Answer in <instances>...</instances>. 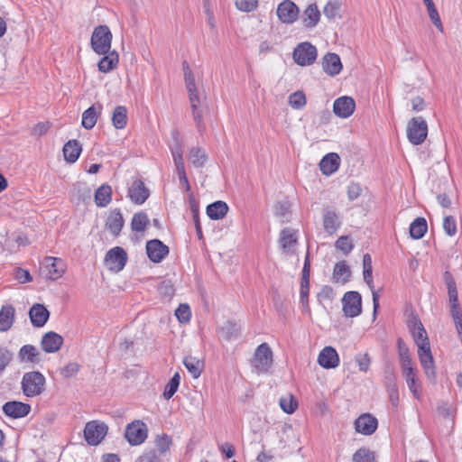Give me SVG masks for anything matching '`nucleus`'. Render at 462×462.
I'll list each match as a JSON object with an SVG mask.
<instances>
[{
  "mask_svg": "<svg viewBox=\"0 0 462 462\" xmlns=\"http://www.w3.org/2000/svg\"><path fill=\"white\" fill-rule=\"evenodd\" d=\"M189 100L190 103L192 116L196 123V126L198 131L201 133L205 129V124L203 120L201 100L199 97L198 91L189 93Z\"/></svg>",
  "mask_w": 462,
  "mask_h": 462,
  "instance_id": "nucleus-15",
  "label": "nucleus"
},
{
  "mask_svg": "<svg viewBox=\"0 0 462 462\" xmlns=\"http://www.w3.org/2000/svg\"><path fill=\"white\" fill-rule=\"evenodd\" d=\"M171 152L176 169L184 167L183 153L181 148L176 147L175 149L171 150Z\"/></svg>",
  "mask_w": 462,
  "mask_h": 462,
  "instance_id": "nucleus-63",
  "label": "nucleus"
},
{
  "mask_svg": "<svg viewBox=\"0 0 462 462\" xmlns=\"http://www.w3.org/2000/svg\"><path fill=\"white\" fill-rule=\"evenodd\" d=\"M106 228L115 236H117L123 226H124V218L121 212L118 209H115L111 211L109 214L106 223Z\"/></svg>",
  "mask_w": 462,
  "mask_h": 462,
  "instance_id": "nucleus-28",
  "label": "nucleus"
},
{
  "mask_svg": "<svg viewBox=\"0 0 462 462\" xmlns=\"http://www.w3.org/2000/svg\"><path fill=\"white\" fill-rule=\"evenodd\" d=\"M353 462H374V455L366 448H359L353 455Z\"/></svg>",
  "mask_w": 462,
  "mask_h": 462,
  "instance_id": "nucleus-50",
  "label": "nucleus"
},
{
  "mask_svg": "<svg viewBox=\"0 0 462 462\" xmlns=\"http://www.w3.org/2000/svg\"><path fill=\"white\" fill-rule=\"evenodd\" d=\"M318 363L326 369L336 368L339 365V356L332 346H325L318 356Z\"/></svg>",
  "mask_w": 462,
  "mask_h": 462,
  "instance_id": "nucleus-19",
  "label": "nucleus"
},
{
  "mask_svg": "<svg viewBox=\"0 0 462 462\" xmlns=\"http://www.w3.org/2000/svg\"><path fill=\"white\" fill-rule=\"evenodd\" d=\"M337 249L342 251L345 254H349L353 249V244L348 236H340L336 242Z\"/></svg>",
  "mask_w": 462,
  "mask_h": 462,
  "instance_id": "nucleus-55",
  "label": "nucleus"
},
{
  "mask_svg": "<svg viewBox=\"0 0 462 462\" xmlns=\"http://www.w3.org/2000/svg\"><path fill=\"white\" fill-rule=\"evenodd\" d=\"M343 311L346 317L354 318L362 312V298L357 291H347L342 299Z\"/></svg>",
  "mask_w": 462,
  "mask_h": 462,
  "instance_id": "nucleus-8",
  "label": "nucleus"
},
{
  "mask_svg": "<svg viewBox=\"0 0 462 462\" xmlns=\"http://www.w3.org/2000/svg\"><path fill=\"white\" fill-rule=\"evenodd\" d=\"M340 3L337 0L329 1L324 6L323 13L325 16L328 19H334L338 16Z\"/></svg>",
  "mask_w": 462,
  "mask_h": 462,
  "instance_id": "nucleus-49",
  "label": "nucleus"
},
{
  "mask_svg": "<svg viewBox=\"0 0 462 462\" xmlns=\"http://www.w3.org/2000/svg\"><path fill=\"white\" fill-rule=\"evenodd\" d=\"M339 163V156L335 152H330L321 159L319 168L323 174L328 176L337 171Z\"/></svg>",
  "mask_w": 462,
  "mask_h": 462,
  "instance_id": "nucleus-26",
  "label": "nucleus"
},
{
  "mask_svg": "<svg viewBox=\"0 0 462 462\" xmlns=\"http://www.w3.org/2000/svg\"><path fill=\"white\" fill-rule=\"evenodd\" d=\"M320 18V13L316 4L310 5L303 14L304 25L308 28H313L317 25Z\"/></svg>",
  "mask_w": 462,
  "mask_h": 462,
  "instance_id": "nucleus-34",
  "label": "nucleus"
},
{
  "mask_svg": "<svg viewBox=\"0 0 462 462\" xmlns=\"http://www.w3.org/2000/svg\"><path fill=\"white\" fill-rule=\"evenodd\" d=\"M373 270H364L363 275L364 280L365 283L368 285V287L372 291V296H373V307H374V317L377 313V310L379 309V295L378 293L374 290V282H373Z\"/></svg>",
  "mask_w": 462,
  "mask_h": 462,
  "instance_id": "nucleus-43",
  "label": "nucleus"
},
{
  "mask_svg": "<svg viewBox=\"0 0 462 462\" xmlns=\"http://www.w3.org/2000/svg\"><path fill=\"white\" fill-rule=\"evenodd\" d=\"M378 426L376 418L369 413L360 415L355 421V429L357 432L363 435L373 434Z\"/></svg>",
  "mask_w": 462,
  "mask_h": 462,
  "instance_id": "nucleus-16",
  "label": "nucleus"
},
{
  "mask_svg": "<svg viewBox=\"0 0 462 462\" xmlns=\"http://www.w3.org/2000/svg\"><path fill=\"white\" fill-rule=\"evenodd\" d=\"M81 145L77 140H70L63 147L65 160L69 162H75L81 152Z\"/></svg>",
  "mask_w": 462,
  "mask_h": 462,
  "instance_id": "nucleus-32",
  "label": "nucleus"
},
{
  "mask_svg": "<svg viewBox=\"0 0 462 462\" xmlns=\"http://www.w3.org/2000/svg\"><path fill=\"white\" fill-rule=\"evenodd\" d=\"M443 228L447 235L452 236L457 233V224L453 217L448 216L443 220Z\"/></svg>",
  "mask_w": 462,
  "mask_h": 462,
  "instance_id": "nucleus-57",
  "label": "nucleus"
},
{
  "mask_svg": "<svg viewBox=\"0 0 462 462\" xmlns=\"http://www.w3.org/2000/svg\"><path fill=\"white\" fill-rule=\"evenodd\" d=\"M15 309L12 305H4L0 310V331L6 332L14 322Z\"/></svg>",
  "mask_w": 462,
  "mask_h": 462,
  "instance_id": "nucleus-27",
  "label": "nucleus"
},
{
  "mask_svg": "<svg viewBox=\"0 0 462 462\" xmlns=\"http://www.w3.org/2000/svg\"><path fill=\"white\" fill-rule=\"evenodd\" d=\"M150 221L148 216L143 212H139L134 215L132 218L131 227L135 232H143Z\"/></svg>",
  "mask_w": 462,
  "mask_h": 462,
  "instance_id": "nucleus-44",
  "label": "nucleus"
},
{
  "mask_svg": "<svg viewBox=\"0 0 462 462\" xmlns=\"http://www.w3.org/2000/svg\"><path fill=\"white\" fill-rule=\"evenodd\" d=\"M418 356L426 376L431 381L435 380L436 369L430 347L428 349L420 347V349H418Z\"/></svg>",
  "mask_w": 462,
  "mask_h": 462,
  "instance_id": "nucleus-18",
  "label": "nucleus"
},
{
  "mask_svg": "<svg viewBox=\"0 0 462 462\" xmlns=\"http://www.w3.org/2000/svg\"><path fill=\"white\" fill-rule=\"evenodd\" d=\"M322 67L324 71L329 76H336L339 74L342 69V63L339 56L336 53H327L323 57Z\"/></svg>",
  "mask_w": 462,
  "mask_h": 462,
  "instance_id": "nucleus-24",
  "label": "nucleus"
},
{
  "mask_svg": "<svg viewBox=\"0 0 462 462\" xmlns=\"http://www.w3.org/2000/svg\"><path fill=\"white\" fill-rule=\"evenodd\" d=\"M183 364L194 378L199 377L203 369L202 362L193 356H186Z\"/></svg>",
  "mask_w": 462,
  "mask_h": 462,
  "instance_id": "nucleus-41",
  "label": "nucleus"
},
{
  "mask_svg": "<svg viewBox=\"0 0 462 462\" xmlns=\"http://www.w3.org/2000/svg\"><path fill=\"white\" fill-rule=\"evenodd\" d=\"M280 406L284 412L291 414L297 409L298 402L293 395L288 394L287 396L280 399Z\"/></svg>",
  "mask_w": 462,
  "mask_h": 462,
  "instance_id": "nucleus-46",
  "label": "nucleus"
},
{
  "mask_svg": "<svg viewBox=\"0 0 462 462\" xmlns=\"http://www.w3.org/2000/svg\"><path fill=\"white\" fill-rule=\"evenodd\" d=\"M355 109L356 102L351 97H340L337 98L333 104V112L340 118H347L351 116Z\"/></svg>",
  "mask_w": 462,
  "mask_h": 462,
  "instance_id": "nucleus-11",
  "label": "nucleus"
},
{
  "mask_svg": "<svg viewBox=\"0 0 462 462\" xmlns=\"http://www.w3.org/2000/svg\"><path fill=\"white\" fill-rule=\"evenodd\" d=\"M427 11H428L429 17H430V21L432 22V23L437 27L438 30L442 32L443 25H442V23H441V20H440V17H439L437 8L434 7L432 9H428Z\"/></svg>",
  "mask_w": 462,
  "mask_h": 462,
  "instance_id": "nucleus-60",
  "label": "nucleus"
},
{
  "mask_svg": "<svg viewBox=\"0 0 462 462\" xmlns=\"http://www.w3.org/2000/svg\"><path fill=\"white\" fill-rule=\"evenodd\" d=\"M427 221L423 217H417L410 226V235L414 239H420L427 232Z\"/></svg>",
  "mask_w": 462,
  "mask_h": 462,
  "instance_id": "nucleus-37",
  "label": "nucleus"
},
{
  "mask_svg": "<svg viewBox=\"0 0 462 462\" xmlns=\"http://www.w3.org/2000/svg\"><path fill=\"white\" fill-rule=\"evenodd\" d=\"M50 127L51 124L49 122L39 123L32 128V134L35 136H42L48 132Z\"/></svg>",
  "mask_w": 462,
  "mask_h": 462,
  "instance_id": "nucleus-62",
  "label": "nucleus"
},
{
  "mask_svg": "<svg viewBox=\"0 0 462 462\" xmlns=\"http://www.w3.org/2000/svg\"><path fill=\"white\" fill-rule=\"evenodd\" d=\"M356 361L360 371L366 372L369 369L371 360L367 354L357 356Z\"/></svg>",
  "mask_w": 462,
  "mask_h": 462,
  "instance_id": "nucleus-61",
  "label": "nucleus"
},
{
  "mask_svg": "<svg viewBox=\"0 0 462 462\" xmlns=\"http://www.w3.org/2000/svg\"><path fill=\"white\" fill-rule=\"evenodd\" d=\"M183 72H184V79L186 83V88L188 93L197 91L195 78L189 68V65L187 61H183Z\"/></svg>",
  "mask_w": 462,
  "mask_h": 462,
  "instance_id": "nucleus-47",
  "label": "nucleus"
},
{
  "mask_svg": "<svg viewBox=\"0 0 462 462\" xmlns=\"http://www.w3.org/2000/svg\"><path fill=\"white\" fill-rule=\"evenodd\" d=\"M180 382V376L179 373H175L174 375L170 380V382L165 386V389L163 392V397L166 400H170L174 395V393L178 390Z\"/></svg>",
  "mask_w": 462,
  "mask_h": 462,
  "instance_id": "nucleus-45",
  "label": "nucleus"
},
{
  "mask_svg": "<svg viewBox=\"0 0 462 462\" xmlns=\"http://www.w3.org/2000/svg\"><path fill=\"white\" fill-rule=\"evenodd\" d=\"M150 195L149 189L141 180H134L128 189V196L135 204H143Z\"/></svg>",
  "mask_w": 462,
  "mask_h": 462,
  "instance_id": "nucleus-21",
  "label": "nucleus"
},
{
  "mask_svg": "<svg viewBox=\"0 0 462 462\" xmlns=\"http://www.w3.org/2000/svg\"><path fill=\"white\" fill-rule=\"evenodd\" d=\"M80 370V365L77 362H71L60 369V374L64 378H69L76 375Z\"/></svg>",
  "mask_w": 462,
  "mask_h": 462,
  "instance_id": "nucleus-54",
  "label": "nucleus"
},
{
  "mask_svg": "<svg viewBox=\"0 0 462 462\" xmlns=\"http://www.w3.org/2000/svg\"><path fill=\"white\" fill-rule=\"evenodd\" d=\"M112 32L108 26H97L91 35L90 44L97 54H106L111 49Z\"/></svg>",
  "mask_w": 462,
  "mask_h": 462,
  "instance_id": "nucleus-2",
  "label": "nucleus"
},
{
  "mask_svg": "<svg viewBox=\"0 0 462 462\" xmlns=\"http://www.w3.org/2000/svg\"><path fill=\"white\" fill-rule=\"evenodd\" d=\"M102 108L101 104L96 103L85 110L82 114L81 125L85 129H92L97 124V118L102 112Z\"/></svg>",
  "mask_w": 462,
  "mask_h": 462,
  "instance_id": "nucleus-23",
  "label": "nucleus"
},
{
  "mask_svg": "<svg viewBox=\"0 0 462 462\" xmlns=\"http://www.w3.org/2000/svg\"><path fill=\"white\" fill-rule=\"evenodd\" d=\"M386 380H387L386 387H387V393L389 395V400H390L392 405L394 408H397V406L399 404V390H398V386H397V383L395 381L394 374H389L386 377Z\"/></svg>",
  "mask_w": 462,
  "mask_h": 462,
  "instance_id": "nucleus-39",
  "label": "nucleus"
},
{
  "mask_svg": "<svg viewBox=\"0 0 462 462\" xmlns=\"http://www.w3.org/2000/svg\"><path fill=\"white\" fill-rule=\"evenodd\" d=\"M63 344V337L56 332L50 331L43 335L41 346L46 353H55L60 350Z\"/></svg>",
  "mask_w": 462,
  "mask_h": 462,
  "instance_id": "nucleus-20",
  "label": "nucleus"
},
{
  "mask_svg": "<svg viewBox=\"0 0 462 462\" xmlns=\"http://www.w3.org/2000/svg\"><path fill=\"white\" fill-rule=\"evenodd\" d=\"M147 426L141 420H134L126 426L125 438L132 446H137L147 439Z\"/></svg>",
  "mask_w": 462,
  "mask_h": 462,
  "instance_id": "nucleus-6",
  "label": "nucleus"
},
{
  "mask_svg": "<svg viewBox=\"0 0 462 462\" xmlns=\"http://www.w3.org/2000/svg\"><path fill=\"white\" fill-rule=\"evenodd\" d=\"M175 316L181 323L189 322L191 316L189 306L188 304H180L175 310Z\"/></svg>",
  "mask_w": 462,
  "mask_h": 462,
  "instance_id": "nucleus-51",
  "label": "nucleus"
},
{
  "mask_svg": "<svg viewBox=\"0 0 462 462\" xmlns=\"http://www.w3.org/2000/svg\"><path fill=\"white\" fill-rule=\"evenodd\" d=\"M306 102V97L302 91H296L289 97V105L294 109L303 108Z\"/></svg>",
  "mask_w": 462,
  "mask_h": 462,
  "instance_id": "nucleus-48",
  "label": "nucleus"
},
{
  "mask_svg": "<svg viewBox=\"0 0 462 462\" xmlns=\"http://www.w3.org/2000/svg\"><path fill=\"white\" fill-rule=\"evenodd\" d=\"M105 260L111 270L119 272L126 264L127 254L122 247L116 246L107 252Z\"/></svg>",
  "mask_w": 462,
  "mask_h": 462,
  "instance_id": "nucleus-10",
  "label": "nucleus"
},
{
  "mask_svg": "<svg viewBox=\"0 0 462 462\" xmlns=\"http://www.w3.org/2000/svg\"><path fill=\"white\" fill-rule=\"evenodd\" d=\"M156 447L161 453H165L170 449L171 439L166 434L158 436L155 440Z\"/></svg>",
  "mask_w": 462,
  "mask_h": 462,
  "instance_id": "nucleus-52",
  "label": "nucleus"
},
{
  "mask_svg": "<svg viewBox=\"0 0 462 462\" xmlns=\"http://www.w3.org/2000/svg\"><path fill=\"white\" fill-rule=\"evenodd\" d=\"M29 317L32 326L42 328L46 324L50 312L44 305L36 303L30 309Z\"/></svg>",
  "mask_w": 462,
  "mask_h": 462,
  "instance_id": "nucleus-22",
  "label": "nucleus"
},
{
  "mask_svg": "<svg viewBox=\"0 0 462 462\" xmlns=\"http://www.w3.org/2000/svg\"><path fill=\"white\" fill-rule=\"evenodd\" d=\"M189 161L196 168L202 167L207 160L205 152L199 147H193L189 152Z\"/></svg>",
  "mask_w": 462,
  "mask_h": 462,
  "instance_id": "nucleus-42",
  "label": "nucleus"
},
{
  "mask_svg": "<svg viewBox=\"0 0 462 462\" xmlns=\"http://www.w3.org/2000/svg\"><path fill=\"white\" fill-rule=\"evenodd\" d=\"M351 275L349 266L346 261L338 262L335 264L332 275V281L336 283L345 284Z\"/></svg>",
  "mask_w": 462,
  "mask_h": 462,
  "instance_id": "nucleus-30",
  "label": "nucleus"
},
{
  "mask_svg": "<svg viewBox=\"0 0 462 462\" xmlns=\"http://www.w3.org/2000/svg\"><path fill=\"white\" fill-rule=\"evenodd\" d=\"M258 5V0H236V6L238 10L245 13L254 11Z\"/></svg>",
  "mask_w": 462,
  "mask_h": 462,
  "instance_id": "nucleus-53",
  "label": "nucleus"
},
{
  "mask_svg": "<svg viewBox=\"0 0 462 462\" xmlns=\"http://www.w3.org/2000/svg\"><path fill=\"white\" fill-rule=\"evenodd\" d=\"M44 269L46 277L55 281L65 273L66 263L60 258L48 256L44 259Z\"/></svg>",
  "mask_w": 462,
  "mask_h": 462,
  "instance_id": "nucleus-9",
  "label": "nucleus"
},
{
  "mask_svg": "<svg viewBox=\"0 0 462 462\" xmlns=\"http://www.w3.org/2000/svg\"><path fill=\"white\" fill-rule=\"evenodd\" d=\"M362 193V187L358 183L352 182L347 187V197L349 200L356 199Z\"/></svg>",
  "mask_w": 462,
  "mask_h": 462,
  "instance_id": "nucleus-59",
  "label": "nucleus"
},
{
  "mask_svg": "<svg viewBox=\"0 0 462 462\" xmlns=\"http://www.w3.org/2000/svg\"><path fill=\"white\" fill-rule=\"evenodd\" d=\"M252 366L257 374L266 373L273 364V352L267 343H263L256 348Z\"/></svg>",
  "mask_w": 462,
  "mask_h": 462,
  "instance_id": "nucleus-4",
  "label": "nucleus"
},
{
  "mask_svg": "<svg viewBox=\"0 0 462 462\" xmlns=\"http://www.w3.org/2000/svg\"><path fill=\"white\" fill-rule=\"evenodd\" d=\"M409 327L411 329V333L413 337V339L416 345L418 346V349H420V347H423L426 349L430 347L427 332L420 320H418L415 318L412 319L411 320H410Z\"/></svg>",
  "mask_w": 462,
  "mask_h": 462,
  "instance_id": "nucleus-14",
  "label": "nucleus"
},
{
  "mask_svg": "<svg viewBox=\"0 0 462 462\" xmlns=\"http://www.w3.org/2000/svg\"><path fill=\"white\" fill-rule=\"evenodd\" d=\"M403 377L414 398L420 400L421 397V387L417 378L416 371L404 374Z\"/></svg>",
  "mask_w": 462,
  "mask_h": 462,
  "instance_id": "nucleus-40",
  "label": "nucleus"
},
{
  "mask_svg": "<svg viewBox=\"0 0 462 462\" xmlns=\"http://www.w3.org/2000/svg\"><path fill=\"white\" fill-rule=\"evenodd\" d=\"M107 426L98 420L88 421L84 429V437L88 445H98L107 434Z\"/></svg>",
  "mask_w": 462,
  "mask_h": 462,
  "instance_id": "nucleus-5",
  "label": "nucleus"
},
{
  "mask_svg": "<svg viewBox=\"0 0 462 462\" xmlns=\"http://www.w3.org/2000/svg\"><path fill=\"white\" fill-rule=\"evenodd\" d=\"M317 55L316 47L307 42L300 43L293 51V60L300 66L311 65Z\"/></svg>",
  "mask_w": 462,
  "mask_h": 462,
  "instance_id": "nucleus-7",
  "label": "nucleus"
},
{
  "mask_svg": "<svg viewBox=\"0 0 462 462\" xmlns=\"http://www.w3.org/2000/svg\"><path fill=\"white\" fill-rule=\"evenodd\" d=\"M138 462H160V458L154 450L143 453L138 459Z\"/></svg>",
  "mask_w": 462,
  "mask_h": 462,
  "instance_id": "nucleus-64",
  "label": "nucleus"
},
{
  "mask_svg": "<svg viewBox=\"0 0 462 462\" xmlns=\"http://www.w3.org/2000/svg\"><path fill=\"white\" fill-rule=\"evenodd\" d=\"M297 232L291 228H284L280 234L279 244L286 254H293V248L297 244Z\"/></svg>",
  "mask_w": 462,
  "mask_h": 462,
  "instance_id": "nucleus-25",
  "label": "nucleus"
},
{
  "mask_svg": "<svg viewBox=\"0 0 462 462\" xmlns=\"http://www.w3.org/2000/svg\"><path fill=\"white\" fill-rule=\"evenodd\" d=\"M127 109L124 106H117L112 114V123L116 129H123L127 125Z\"/></svg>",
  "mask_w": 462,
  "mask_h": 462,
  "instance_id": "nucleus-35",
  "label": "nucleus"
},
{
  "mask_svg": "<svg viewBox=\"0 0 462 462\" xmlns=\"http://www.w3.org/2000/svg\"><path fill=\"white\" fill-rule=\"evenodd\" d=\"M112 199V189L108 184L101 185L95 192V203L97 207H106Z\"/></svg>",
  "mask_w": 462,
  "mask_h": 462,
  "instance_id": "nucleus-33",
  "label": "nucleus"
},
{
  "mask_svg": "<svg viewBox=\"0 0 462 462\" xmlns=\"http://www.w3.org/2000/svg\"><path fill=\"white\" fill-rule=\"evenodd\" d=\"M221 332L226 339L236 337L237 335V328L236 324L232 322H226L225 326L221 328Z\"/></svg>",
  "mask_w": 462,
  "mask_h": 462,
  "instance_id": "nucleus-58",
  "label": "nucleus"
},
{
  "mask_svg": "<svg viewBox=\"0 0 462 462\" xmlns=\"http://www.w3.org/2000/svg\"><path fill=\"white\" fill-rule=\"evenodd\" d=\"M45 377L38 371L25 373L22 379V390L25 396L34 397L45 390Z\"/></svg>",
  "mask_w": 462,
  "mask_h": 462,
  "instance_id": "nucleus-1",
  "label": "nucleus"
},
{
  "mask_svg": "<svg viewBox=\"0 0 462 462\" xmlns=\"http://www.w3.org/2000/svg\"><path fill=\"white\" fill-rule=\"evenodd\" d=\"M103 55L104 57L99 60L97 67L100 72L107 73L116 68L119 58L116 51H109L108 53Z\"/></svg>",
  "mask_w": 462,
  "mask_h": 462,
  "instance_id": "nucleus-29",
  "label": "nucleus"
},
{
  "mask_svg": "<svg viewBox=\"0 0 462 462\" xmlns=\"http://www.w3.org/2000/svg\"><path fill=\"white\" fill-rule=\"evenodd\" d=\"M31 406L22 402H7L3 406L4 413L13 419L23 418L29 414Z\"/></svg>",
  "mask_w": 462,
  "mask_h": 462,
  "instance_id": "nucleus-17",
  "label": "nucleus"
},
{
  "mask_svg": "<svg viewBox=\"0 0 462 462\" xmlns=\"http://www.w3.org/2000/svg\"><path fill=\"white\" fill-rule=\"evenodd\" d=\"M146 253L153 263L162 262L169 254V247L158 239H152L146 244Z\"/></svg>",
  "mask_w": 462,
  "mask_h": 462,
  "instance_id": "nucleus-12",
  "label": "nucleus"
},
{
  "mask_svg": "<svg viewBox=\"0 0 462 462\" xmlns=\"http://www.w3.org/2000/svg\"><path fill=\"white\" fill-rule=\"evenodd\" d=\"M323 226L328 234L335 233L340 226L337 215L332 210L326 211L323 216Z\"/></svg>",
  "mask_w": 462,
  "mask_h": 462,
  "instance_id": "nucleus-36",
  "label": "nucleus"
},
{
  "mask_svg": "<svg viewBox=\"0 0 462 462\" xmlns=\"http://www.w3.org/2000/svg\"><path fill=\"white\" fill-rule=\"evenodd\" d=\"M13 354L5 347H0V374L12 361Z\"/></svg>",
  "mask_w": 462,
  "mask_h": 462,
  "instance_id": "nucleus-56",
  "label": "nucleus"
},
{
  "mask_svg": "<svg viewBox=\"0 0 462 462\" xmlns=\"http://www.w3.org/2000/svg\"><path fill=\"white\" fill-rule=\"evenodd\" d=\"M299 14V8L291 0H284L277 7V15L283 23H292Z\"/></svg>",
  "mask_w": 462,
  "mask_h": 462,
  "instance_id": "nucleus-13",
  "label": "nucleus"
},
{
  "mask_svg": "<svg viewBox=\"0 0 462 462\" xmlns=\"http://www.w3.org/2000/svg\"><path fill=\"white\" fill-rule=\"evenodd\" d=\"M407 138L413 145L421 144L428 136V124L421 117H412L407 124Z\"/></svg>",
  "mask_w": 462,
  "mask_h": 462,
  "instance_id": "nucleus-3",
  "label": "nucleus"
},
{
  "mask_svg": "<svg viewBox=\"0 0 462 462\" xmlns=\"http://www.w3.org/2000/svg\"><path fill=\"white\" fill-rule=\"evenodd\" d=\"M228 211V206L226 202L217 200L207 207V215L210 219H222Z\"/></svg>",
  "mask_w": 462,
  "mask_h": 462,
  "instance_id": "nucleus-31",
  "label": "nucleus"
},
{
  "mask_svg": "<svg viewBox=\"0 0 462 462\" xmlns=\"http://www.w3.org/2000/svg\"><path fill=\"white\" fill-rule=\"evenodd\" d=\"M39 351L32 345H24L19 351V357L23 362L38 363Z\"/></svg>",
  "mask_w": 462,
  "mask_h": 462,
  "instance_id": "nucleus-38",
  "label": "nucleus"
}]
</instances>
